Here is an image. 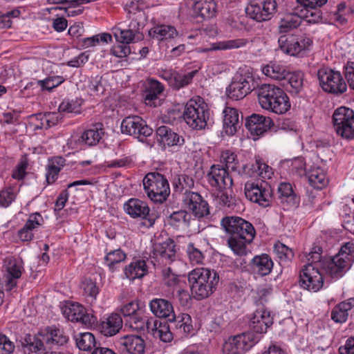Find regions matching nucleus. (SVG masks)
I'll return each instance as SVG.
<instances>
[{"label": "nucleus", "mask_w": 354, "mask_h": 354, "mask_svg": "<svg viewBox=\"0 0 354 354\" xmlns=\"http://www.w3.org/2000/svg\"><path fill=\"white\" fill-rule=\"evenodd\" d=\"M322 253V247L313 245L311 250L306 254L308 263L300 270L299 279V286L304 290L316 292L323 286V273L318 263L321 260Z\"/></svg>", "instance_id": "obj_1"}, {"label": "nucleus", "mask_w": 354, "mask_h": 354, "mask_svg": "<svg viewBox=\"0 0 354 354\" xmlns=\"http://www.w3.org/2000/svg\"><path fill=\"white\" fill-rule=\"evenodd\" d=\"M188 283L191 292L196 300L209 297L216 290L219 275L214 270L197 268L188 273Z\"/></svg>", "instance_id": "obj_2"}, {"label": "nucleus", "mask_w": 354, "mask_h": 354, "mask_svg": "<svg viewBox=\"0 0 354 354\" xmlns=\"http://www.w3.org/2000/svg\"><path fill=\"white\" fill-rule=\"evenodd\" d=\"M259 102L261 106L277 114L287 112L290 104L286 93L274 84H263L257 90Z\"/></svg>", "instance_id": "obj_3"}, {"label": "nucleus", "mask_w": 354, "mask_h": 354, "mask_svg": "<svg viewBox=\"0 0 354 354\" xmlns=\"http://www.w3.org/2000/svg\"><path fill=\"white\" fill-rule=\"evenodd\" d=\"M209 115L207 105L198 97L197 99H191L187 102L183 118L193 129L202 130L207 126Z\"/></svg>", "instance_id": "obj_4"}, {"label": "nucleus", "mask_w": 354, "mask_h": 354, "mask_svg": "<svg viewBox=\"0 0 354 354\" xmlns=\"http://www.w3.org/2000/svg\"><path fill=\"white\" fill-rule=\"evenodd\" d=\"M129 18L131 21L127 29H123L119 26L113 28V33L117 41L129 44L136 40H139L142 37L140 33L145 26L146 17L142 10H138L136 12H129Z\"/></svg>", "instance_id": "obj_5"}, {"label": "nucleus", "mask_w": 354, "mask_h": 354, "mask_svg": "<svg viewBox=\"0 0 354 354\" xmlns=\"http://www.w3.org/2000/svg\"><path fill=\"white\" fill-rule=\"evenodd\" d=\"M143 186L147 196L155 203H162L170 194L167 179L158 172L147 174L143 179Z\"/></svg>", "instance_id": "obj_6"}, {"label": "nucleus", "mask_w": 354, "mask_h": 354, "mask_svg": "<svg viewBox=\"0 0 354 354\" xmlns=\"http://www.w3.org/2000/svg\"><path fill=\"white\" fill-rule=\"evenodd\" d=\"M257 86L252 73L241 70L234 75L226 92L230 98L239 100L250 93Z\"/></svg>", "instance_id": "obj_7"}, {"label": "nucleus", "mask_w": 354, "mask_h": 354, "mask_svg": "<svg viewBox=\"0 0 354 354\" xmlns=\"http://www.w3.org/2000/svg\"><path fill=\"white\" fill-rule=\"evenodd\" d=\"M333 122L336 133L346 140L354 139V111L341 106L333 115Z\"/></svg>", "instance_id": "obj_8"}, {"label": "nucleus", "mask_w": 354, "mask_h": 354, "mask_svg": "<svg viewBox=\"0 0 354 354\" xmlns=\"http://www.w3.org/2000/svg\"><path fill=\"white\" fill-rule=\"evenodd\" d=\"M317 78L322 88L330 93L342 94L347 89L341 73L329 68L323 67L317 71Z\"/></svg>", "instance_id": "obj_9"}, {"label": "nucleus", "mask_w": 354, "mask_h": 354, "mask_svg": "<svg viewBox=\"0 0 354 354\" xmlns=\"http://www.w3.org/2000/svg\"><path fill=\"white\" fill-rule=\"evenodd\" d=\"M244 192L245 197L251 202L263 207L270 205L272 202V189L265 180L261 182H247L245 184Z\"/></svg>", "instance_id": "obj_10"}, {"label": "nucleus", "mask_w": 354, "mask_h": 354, "mask_svg": "<svg viewBox=\"0 0 354 354\" xmlns=\"http://www.w3.org/2000/svg\"><path fill=\"white\" fill-rule=\"evenodd\" d=\"M259 339L260 336L252 333H244L231 337L224 343L223 352L224 354H243Z\"/></svg>", "instance_id": "obj_11"}, {"label": "nucleus", "mask_w": 354, "mask_h": 354, "mask_svg": "<svg viewBox=\"0 0 354 354\" xmlns=\"http://www.w3.org/2000/svg\"><path fill=\"white\" fill-rule=\"evenodd\" d=\"M221 225L230 235L245 236L248 241H252L256 234L253 225L239 216L224 217L221 220Z\"/></svg>", "instance_id": "obj_12"}, {"label": "nucleus", "mask_w": 354, "mask_h": 354, "mask_svg": "<svg viewBox=\"0 0 354 354\" xmlns=\"http://www.w3.org/2000/svg\"><path fill=\"white\" fill-rule=\"evenodd\" d=\"M278 43L279 48L284 53L297 56L307 50L313 41L304 35H283L279 37Z\"/></svg>", "instance_id": "obj_13"}, {"label": "nucleus", "mask_w": 354, "mask_h": 354, "mask_svg": "<svg viewBox=\"0 0 354 354\" xmlns=\"http://www.w3.org/2000/svg\"><path fill=\"white\" fill-rule=\"evenodd\" d=\"M275 0H254L245 8L247 15L258 21L270 20L277 10Z\"/></svg>", "instance_id": "obj_14"}, {"label": "nucleus", "mask_w": 354, "mask_h": 354, "mask_svg": "<svg viewBox=\"0 0 354 354\" xmlns=\"http://www.w3.org/2000/svg\"><path fill=\"white\" fill-rule=\"evenodd\" d=\"M120 129L122 133L138 139L148 137L153 133V129L141 117L138 115H130L124 118L121 122Z\"/></svg>", "instance_id": "obj_15"}, {"label": "nucleus", "mask_w": 354, "mask_h": 354, "mask_svg": "<svg viewBox=\"0 0 354 354\" xmlns=\"http://www.w3.org/2000/svg\"><path fill=\"white\" fill-rule=\"evenodd\" d=\"M207 180L210 187L219 192L231 189L233 185L232 177L223 165H213L207 174Z\"/></svg>", "instance_id": "obj_16"}, {"label": "nucleus", "mask_w": 354, "mask_h": 354, "mask_svg": "<svg viewBox=\"0 0 354 354\" xmlns=\"http://www.w3.org/2000/svg\"><path fill=\"white\" fill-rule=\"evenodd\" d=\"M64 316L73 322H80L86 327H90L97 322L95 316L88 313L84 307L75 302L66 303L62 308Z\"/></svg>", "instance_id": "obj_17"}, {"label": "nucleus", "mask_w": 354, "mask_h": 354, "mask_svg": "<svg viewBox=\"0 0 354 354\" xmlns=\"http://www.w3.org/2000/svg\"><path fill=\"white\" fill-rule=\"evenodd\" d=\"M181 201L185 209L196 218H203L209 214L208 203L198 192H184Z\"/></svg>", "instance_id": "obj_18"}, {"label": "nucleus", "mask_w": 354, "mask_h": 354, "mask_svg": "<svg viewBox=\"0 0 354 354\" xmlns=\"http://www.w3.org/2000/svg\"><path fill=\"white\" fill-rule=\"evenodd\" d=\"M343 254H336L329 259H322L318 263L322 270L331 278L339 279L342 277L350 268L351 264L349 263V259H344Z\"/></svg>", "instance_id": "obj_19"}, {"label": "nucleus", "mask_w": 354, "mask_h": 354, "mask_svg": "<svg viewBox=\"0 0 354 354\" xmlns=\"http://www.w3.org/2000/svg\"><path fill=\"white\" fill-rule=\"evenodd\" d=\"M273 324L270 312L263 306L258 308L253 313L249 324L250 331L258 336L266 333L267 329Z\"/></svg>", "instance_id": "obj_20"}, {"label": "nucleus", "mask_w": 354, "mask_h": 354, "mask_svg": "<svg viewBox=\"0 0 354 354\" xmlns=\"http://www.w3.org/2000/svg\"><path fill=\"white\" fill-rule=\"evenodd\" d=\"M273 124L270 118L255 113L248 117L245 122V127L250 133L257 136L253 138L254 140H257L259 136L267 132Z\"/></svg>", "instance_id": "obj_21"}, {"label": "nucleus", "mask_w": 354, "mask_h": 354, "mask_svg": "<svg viewBox=\"0 0 354 354\" xmlns=\"http://www.w3.org/2000/svg\"><path fill=\"white\" fill-rule=\"evenodd\" d=\"M23 270L21 259L9 258L6 261L5 286L7 290L16 286L17 280L21 277Z\"/></svg>", "instance_id": "obj_22"}, {"label": "nucleus", "mask_w": 354, "mask_h": 354, "mask_svg": "<svg viewBox=\"0 0 354 354\" xmlns=\"http://www.w3.org/2000/svg\"><path fill=\"white\" fill-rule=\"evenodd\" d=\"M216 6L214 0H198L192 8V16L196 22L212 18L216 13Z\"/></svg>", "instance_id": "obj_23"}, {"label": "nucleus", "mask_w": 354, "mask_h": 354, "mask_svg": "<svg viewBox=\"0 0 354 354\" xmlns=\"http://www.w3.org/2000/svg\"><path fill=\"white\" fill-rule=\"evenodd\" d=\"M176 253V244L171 239L169 238L163 243H154L153 245V255L162 263H167L174 261Z\"/></svg>", "instance_id": "obj_24"}, {"label": "nucleus", "mask_w": 354, "mask_h": 354, "mask_svg": "<svg viewBox=\"0 0 354 354\" xmlns=\"http://www.w3.org/2000/svg\"><path fill=\"white\" fill-rule=\"evenodd\" d=\"M118 344L123 351L129 354H143L145 348L144 339L139 335H128L118 340Z\"/></svg>", "instance_id": "obj_25"}, {"label": "nucleus", "mask_w": 354, "mask_h": 354, "mask_svg": "<svg viewBox=\"0 0 354 354\" xmlns=\"http://www.w3.org/2000/svg\"><path fill=\"white\" fill-rule=\"evenodd\" d=\"M43 218L39 213H33L29 217L24 226L18 231V236L22 241H30L34 236V231L42 225Z\"/></svg>", "instance_id": "obj_26"}, {"label": "nucleus", "mask_w": 354, "mask_h": 354, "mask_svg": "<svg viewBox=\"0 0 354 354\" xmlns=\"http://www.w3.org/2000/svg\"><path fill=\"white\" fill-rule=\"evenodd\" d=\"M171 329L180 336H187L193 330L192 321L189 315L182 313L176 316L174 314L168 320Z\"/></svg>", "instance_id": "obj_27"}, {"label": "nucleus", "mask_w": 354, "mask_h": 354, "mask_svg": "<svg viewBox=\"0 0 354 354\" xmlns=\"http://www.w3.org/2000/svg\"><path fill=\"white\" fill-rule=\"evenodd\" d=\"M164 91V87L157 80H149L144 93L145 103L147 106H158L160 104V95Z\"/></svg>", "instance_id": "obj_28"}, {"label": "nucleus", "mask_w": 354, "mask_h": 354, "mask_svg": "<svg viewBox=\"0 0 354 354\" xmlns=\"http://www.w3.org/2000/svg\"><path fill=\"white\" fill-rule=\"evenodd\" d=\"M123 321L121 316L118 313H112L102 321L100 330L104 336L111 337L119 333Z\"/></svg>", "instance_id": "obj_29"}, {"label": "nucleus", "mask_w": 354, "mask_h": 354, "mask_svg": "<svg viewBox=\"0 0 354 354\" xmlns=\"http://www.w3.org/2000/svg\"><path fill=\"white\" fill-rule=\"evenodd\" d=\"M151 313L159 318H171L174 314L172 304L165 299L155 298L149 302Z\"/></svg>", "instance_id": "obj_30"}, {"label": "nucleus", "mask_w": 354, "mask_h": 354, "mask_svg": "<svg viewBox=\"0 0 354 354\" xmlns=\"http://www.w3.org/2000/svg\"><path fill=\"white\" fill-rule=\"evenodd\" d=\"M124 209L132 218H147L149 207L147 203L137 198H130L124 204Z\"/></svg>", "instance_id": "obj_31"}, {"label": "nucleus", "mask_w": 354, "mask_h": 354, "mask_svg": "<svg viewBox=\"0 0 354 354\" xmlns=\"http://www.w3.org/2000/svg\"><path fill=\"white\" fill-rule=\"evenodd\" d=\"M158 141L168 146H180L184 143V138L173 131L167 126H160L156 129Z\"/></svg>", "instance_id": "obj_32"}, {"label": "nucleus", "mask_w": 354, "mask_h": 354, "mask_svg": "<svg viewBox=\"0 0 354 354\" xmlns=\"http://www.w3.org/2000/svg\"><path fill=\"white\" fill-rule=\"evenodd\" d=\"M223 126L225 133L234 135L240 127L242 121L239 120L238 110L234 108L226 107L223 111Z\"/></svg>", "instance_id": "obj_33"}, {"label": "nucleus", "mask_w": 354, "mask_h": 354, "mask_svg": "<svg viewBox=\"0 0 354 354\" xmlns=\"http://www.w3.org/2000/svg\"><path fill=\"white\" fill-rule=\"evenodd\" d=\"M252 270L261 276L269 274L273 268V262L269 255L263 254L255 256L250 263Z\"/></svg>", "instance_id": "obj_34"}, {"label": "nucleus", "mask_w": 354, "mask_h": 354, "mask_svg": "<svg viewBox=\"0 0 354 354\" xmlns=\"http://www.w3.org/2000/svg\"><path fill=\"white\" fill-rule=\"evenodd\" d=\"M354 307V298H349L346 301L337 304L332 310L330 317L335 323H344L346 322L349 311Z\"/></svg>", "instance_id": "obj_35"}, {"label": "nucleus", "mask_w": 354, "mask_h": 354, "mask_svg": "<svg viewBox=\"0 0 354 354\" xmlns=\"http://www.w3.org/2000/svg\"><path fill=\"white\" fill-rule=\"evenodd\" d=\"M306 176L310 185L317 189H322L328 183L325 171L318 166H313L308 169Z\"/></svg>", "instance_id": "obj_36"}, {"label": "nucleus", "mask_w": 354, "mask_h": 354, "mask_svg": "<svg viewBox=\"0 0 354 354\" xmlns=\"http://www.w3.org/2000/svg\"><path fill=\"white\" fill-rule=\"evenodd\" d=\"M171 328V325H169L167 322L153 319L151 328H149L148 332L151 333L154 337L159 338L164 342H169L173 339Z\"/></svg>", "instance_id": "obj_37"}, {"label": "nucleus", "mask_w": 354, "mask_h": 354, "mask_svg": "<svg viewBox=\"0 0 354 354\" xmlns=\"http://www.w3.org/2000/svg\"><path fill=\"white\" fill-rule=\"evenodd\" d=\"M153 319H148L141 310L137 313L125 319V325L134 330H143L145 328L148 330L151 328Z\"/></svg>", "instance_id": "obj_38"}, {"label": "nucleus", "mask_w": 354, "mask_h": 354, "mask_svg": "<svg viewBox=\"0 0 354 354\" xmlns=\"http://www.w3.org/2000/svg\"><path fill=\"white\" fill-rule=\"evenodd\" d=\"M102 124H96L92 128L84 131L78 141L88 146L97 145L104 135Z\"/></svg>", "instance_id": "obj_39"}, {"label": "nucleus", "mask_w": 354, "mask_h": 354, "mask_svg": "<svg viewBox=\"0 0 354 354\" xmlns=\"http://www.w3.org/2000/svg\"><path fill=\"white\" fill-rule=\"evenodd\" d=\"M248 42V39L243 38L221 41L212 44L209 48H202L201 51L205 53L210 50H225L235 49L245 46Z\"/></svg>", "instance_id": "obj_40"}, {"label": "nucleus", "mask_w": 354, "mask_h": 354, "mask_svg": "<svg viewBox=\"0 0 354 354\" xmlns=\"http://www.w3.org/2000/svg\"><path fill=\"white\" fill-rule=\"evenodd\" d=\"M148 272V267L145 260H136L125 268L124 274L130 280L140 279Z\"/></svg>", "instance_id": "obj_41"}, {"label": "nucleus", "mask_w": 354, "mask_h": 354, "mask_svg": "<svg viewBox=\"0 0 354 354\" xmlns=\"http://www.w3.org/2000/svg\"><path fill=\"white\" fill-rule=\"evenodd\" d=\"M65 162L66 160L62 156H55L49 159L46 174L48 184H52L57 180L59 171L65 165Z\"/></svg>", "instance_id": "obj_42"}, {"label": "nucleus", "mask_w": 354, "mask_h": 354, "mask_svg": "<svg viewBox=\"0 0 354 354\" xmlns=\"http://www.w3.org/2000/svg\"><path fill=\"white\" fill-rule=\"evenodd\" d=\"M302 22L301 17L297 14H288L281 18L277 30L279 34H286L298 28Z\"/></svg>", "instance_id": "obj_43"}, {"label": "nucleus", "mask_w": 354, "mask_h": 354, "mask_svg": "<svg viewBox=\"0 0 354 354\" xmlns=\"http://www.w3.org/2000/svg\"><path fill=\"white\" fill-rule=\"evenodd\" d=\"M149 35L158 41L168 40L178 35V32L174 26L167 25H159L152 28Z\"/></svg>", "instance_id": "obj_44"}, {"label": "nucleus", "mask_w": 354, "mask_h": 354, "mask_svg": "<svg viewBox=\"0 0 354 354\" xmlns=\"http://www.w3.org/2000/svg\"><path fill=\"white\" fill-rule=\"evenodd\" d=\"M245 238V236H241V235H231L227 240L228 246L235 254L241 257L245 256L250 252L248 245L252 243V241H248Z\"/></svg>", "instance_id": "obj_45"}, {"label": "nucleus", "mask_w": 354, "mask_h": 354, "mask_svg": "<svg viewBox=\"0 0 354 354\" xmlns=\"http://www.w3.org/2000/svg\"><path fill=\"white\" fill-rule=\"evenodd\" d=\"M192 220V215L186 209H180L171 213L168 218L167 223L175 228L180 227H189Z\"/></svg>", "instance_id": "obj_46"}, {"label": "nucleus", "mask_w": 354, "mask_h": 354, "mask_svg": "<svg viewBox=\"0 0 354 354\" xmlns=\"http://www.w3.org/2000/svg\"><path fill=\"white\" fill-rule=\"evenodd\" d=\"M262 72L267 77L276 80H284L289 75V72L286 66L275 62H270L264 66L262 68Z\"/></svg>", "instance_id": "obj_47"}, {"label": "nucleus", "mask_w": 354, "mask_h": 354, "mask_svg": "<svg viewBox=\"0 0 354 354\" xmlns=\"http://www.w3.org/2000/svg\"><path fill=\"white\" fill-rule=\"evenodd\" d=\"M173 186L176 192H191L190 189L194 186V179L185 174H178L174 176Z\"/></svg>", "instance_id": "obj_48"}, {"label": "nucleus", "mask_w": 354, "mask_h": 354, "mask_svg": "<svg viewBox=\"0 0 354 354\" xmlns=\"http://www.w3.org/2000/svg\"><path fill=\"white\" fill-rule=\"evenodd\" d=\"M77 346L82 351H91L97 347L94 335L91 333H82L75 336Z\"/></svg>", "instance_id": "obj_49"}, {"label": "nucleus", "mask_w": 354, "mask_h": 354, "mask_svg": "<svg viewBox=\"0 0 354 354\" xmlns=\"http://www.w3.org/2000/svg\"><path fill=\"white\" fill-rule=\"evenodd\" d=\"M278 193L282 202L285 201L292 205L296 204V195L290 183H281L278 187Z\"/></svg>", "instance_id": "obj_50"}, {"label": "nucleus", "mask_w": 354, "mask_h": 354, "mask_svg": "<svg viewBox=\"0 0 354 354\" xmlns=\"http://www.w3.org/2000/svg\"><path fill=\"white\" fill-rule=\"evenodd\" d=\"M328 0H297V2L306 9L313 10L310 15L315 17L314 20L321 18V12L318 10L327 3Z\"/></svg>", "instance_id": "obj_51"}, {"label": "nucleus", "mask_w": 354, "mask_h": 354, "mask_svg": "<svg viewBox=\"0 0 354 354\" xmlns=\"http://www.w3.org/2000/svg\"><path fill=\"white\" fill-rule=\"evenodd\" d=\"M196 73V71H191L185 74L180 73L176 71V74H174L171 87L178 90L189 84Z\"/></svg>", "instance_id": "obj_52"}, {"label": "nucleus", "mask_w": 354, "mask_h": 354, "mask_svg": "<svg viewBox=\"0 0 354 354\" xmlns=\"http://www.w3.org/2000/svg\"><path fill=\"white\" fill-rule=\"evenodd\" d=\"M288 84L290 86L289 91L298 94L303 89L304 74L300 71L289 73Z\"/></svg>", "instance_id": "obj_53"}, {"label": "nucleus", "mask_w": 354, "mask_h": 354, "mask_svg": "<svg viewBox=\"0 0 354 354\" xmlns=\"http://www.w3.org/2000/svg\"><path fill=\"white\" fill-rule=\"evenodd\" d=\"M186 252L192 265L202 264L204 260V254L195 246L193 243H189L186 248Z\"/></svg>", "instance_id": "obj_54"}, {"label": "nucleus", "mask_w": 354, "mask_h": 354, "mask_svg": "<svg viewBox=\"0 0 354 354\" xmlns=\"http://www.w3.org/2000/svg\"><path fill=\"white\" fill-rule=\"evenodd\" d=\"M62 76H50L44 80H38L37 84L40 86L42 91H52L54 88L57 87L64 82Z\"/></svg>", "instance_id": "obj_55"}, {"label": "nucleus", "mask_w": 354, "mask_h": 354, "mask_svg": "<svg viewBox=\"0 0 354 354\" xmlns=\"http://www.w3.org/2000/svg\"><path fill=\"white\" fill-rule=\"evenodd\" d=\"M81 288L83 290L84 295L86 297L91 298L92 300L96 299L100 291L96 282L91 279H85L82 282Z\"/></svg>", "instance_id": "obj_56"}, {"label": "nucleus", "mask_w": 354, "mask_h": 354, "mask_svg": "<svg viewBox=\"0 0 354 354\" xmlns=\"http://www.w3.org/2000/svg\"><path fill=\"white\" fill-rule=\"evenodd\" d=\"M125 259L126 254L120 249L111 251L105 257V261L111 270H113L115 264L123 261Z\"/></svg>", "instance_id": "obj_57"}, {"label": "nucleus", "mask_w": 354, "mask_h": 354, "mask_svg": "<svg viewBox=\"0 0 354 354\" xmlns=\"http://www.w3.org/2000/svg\"><path fill=\"white\" fill-rule=\"evenodd\" d=\"M222 162L225 164L224 168L227 171H236L238 166L236 155L230 151H226L222 153Z\"/></svg>", "instance_id": "obj_58"}, {"label": "nucleus", "mask_w": 354, "mask_h": 354, "mask_svg": "<svg viewBox=\"0 0 354 354\" xmlns=\"http://www.w3.org/2000/svg\"><path fill=\"white\" fill-rule=\"evenodd\" d=\"M274 252L281 261H290L294 257L292 249L281 243L274 245Z\"/></svg>", "instance_id": "obj_59"}, {"label": "nucleus", "mask_w": 354, "mask_h": 354, "mask_svg": "<svg viewBox=\"0 0 354 354\" xmlns=\"http://www.w3.org/2000/svg\"><path fill=\"white\" fill-rule=\"evenodd\" d=\"M290 169L293 174L298 176H306L308 170L306 169V163L302 158H297L290 161Z\"/></svg>", "instance_id": "obj_60"}, {"label": "nucleus", "mask_w": 354, "mask_h": 354, "mask_svg": "<svg viewBox=\"0 0 354 354\" xmlns=\"http://www.w3.org/2000/svg\"><path fill=\"white\" fill-rule=\"evenodd\" d=\"M348 11L346 3H339L337 6V10L330 14V20L340 24H344L346 21L345 15Z\"/></svg>", "instance_id": "obj_61"}, {"label": "nucleus", "mask_w": 354, "mask_h": 354, "mask_svg": "<svg viewBox=\"0 0 354 354\" xmlns=\"http://www.w3.org/2000/svg\"><path fill=\"white\" fill-rule=\"evenodd\" d=\"M15 350V343L0 331V354H12Z\"/></svg>", "instance_id": "obj_62"}, {"label": "nucleus", "mask_w": 354, "mask_h": 354, "mask_svg": "<svg viewBox=\"0 0 354 354\" xmlns=\"http://www.w3.org/2000/svg\"><path fill=\"white\" fill-rule=\"evenodd\" d=\"M15 193L13 188L8 187L0 192V207L9 206L15 198Z\"/></svg>", "instance_id": "obj_63"}, {"label": "nucleus", "mask_w": 354, "mask_h": 354, "mask_svg": "<svg viewBox=\"0 0 354 354\" xmlns=\"http://www.w3.org/2000/svg\"><path fill=\"white\" fill-rule=\"evenodd\" d=\"M344 75L350 88L354 91V62H348L344 66Z\"/></svg>", "instance_id": "obj_64"}]
</instances>
